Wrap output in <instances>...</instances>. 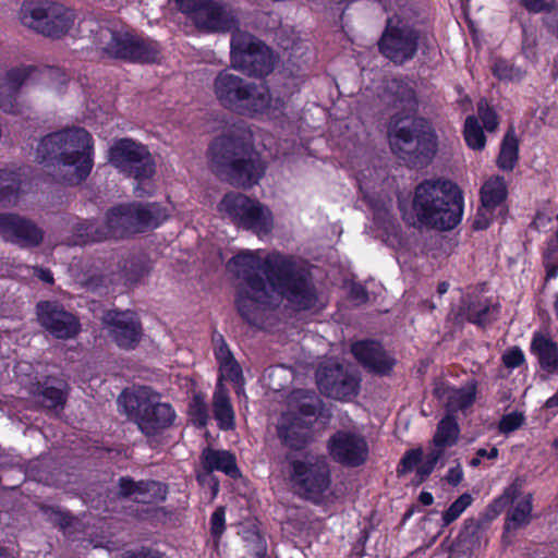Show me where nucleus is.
Masks as SVG:
<instances>
[{
  "label": "nucleus",
  "instance_id": "1",
  "mask_svg": "<svg viewBox=\"0 0 558 558\" xmlns=\"http://www.w3.org/2000/svg\"><path fill=\"white\" fill-rule=\"evenodd\" d=\"M383 99L398 110L388 121V140L391 151L409 168H425L438 150V135L429 119L409 113L417 109L415 89L402 78L386 82Z\"/></svg>",
  "mask_w": 558,
  "mask_h": 558
},
{
  "label": "nucleus",
  "instance_id": "2",
  "mask_svg": "<svg viewBox=\"0 0 558 558\" xmlns=\"http://www.w3.org/2000/svg\"><path fill=\"white\" fill-rule=\"evenodd\" d=\"M229 266L244 283L236 299L240 316L258 328L270 327L279 307V253L244 250L229 260Z\"/></svg>",
  "mask_w": 558,
  "mask_h": 558
},
{
  "label": "nucleus",
  "instance_id": "3",
  "mask_svg": "<svg viewBox=\"0 0 558 558\" xmlns=\"http://www.w3.org/2000/svg\"><path fill=\"white\" fill-rule=\"evenodd\" d=\"M398 208L409 226L448 231L462 220L464 197L450 180L425 179L415 186L411 207L400 202Z\"/></svg>",
  "mask_w": 558,
  "mask_h": 558
},
{
  "label": "nucleus",
  "instance_id": "4",
  "mask_svg": "<svg viewBox=\"0 0 558 558\" xmlns=\"http://www.w3.org/2000/svg\"><path fill=\"white\" fill-rule=\"evenodd\" d=\"M92 136L82 128L64 129L41 138L36 160L53 166L58 175L70 184H77L90 172Z\"/></svg>",
  "mask_w": 558,
  "mask_h": 558
},
{
  "label": "nucleus",
  "instance_id": "5",
  "mask_svg": "<svg viewBox=\"0 0 558 558\" xmlns=\"http://www.w3.org/2000/svg\"><path fill=\"white\" fill-rule=\"evenodd\" d=\"M210 168L231 185L248 189L258 183L265 168L243 135H225L210 146Z\"/></svg>",
  "mask_w": 558,
  "mask_h": 558
},
{
  "label": "nucleus",
  "instance_id": "6",
  "mask_svg": "<svg viewBox=\"0 0 558 558\" xmlns=\"http://www.w3.org/2000/svg\"><path fill=\"white\" fill-rule=\"evenodd\" d=\"M435 41L434 35L416 23L399 15L389 16L377 41L379 53L397 66L412 61L420 49L426 53Z\"/></svg>",
  "mask_w": 558,
  "mask_h": 558
},
{
  "label": "nucleus",
  "instance_id": "7",
  "mask_svg": "<svg viewBox=\"0 0 558 558\" xmlns=\"http://www.w3.org/2000/svg\"><path fill=\"white\" fill-rule=\"evenodd\" d=\"M84 27L90 32L96 48L110 58L137 62H155L158 59L159 46L156 41L140 38L129 31L119 29L117 25L85 21Z\"/></svg>",
  "mask_w": 558,
  "mask_h": 558
},
{
  "label": "nucleus",
  "instance_id": "8",
  "mask_svg": "<svg viewBox=\"0 0 558 558\" xmlns=\"http://www.w3.org/2000/svg\"><path fill=\"white\" fill-rule=\"evenodd\" d=\"M118 404L134 421L146 436H155L169 427L175 417L170 404L158 401V397L147 388L134 392H122Z\"/></svg>",
  "mask_w": 558,
  "mask_h": 558
},
{
  "label": "nucleus",
  "instance_id": "9",
  "mask_svg": "<svg viewBox=\"0 0 558 558\" xmlns=\"http://www.w3.org/2000/svg\"><path fill=\"white\" fill-rule=\"evenodd\" d=\"M109 161L120 173L137 182L134 191L138 197L151 194L149 180L156 163L147 146L132 138L118 140L109 149Z\"/></svg>",
  "mask_w": 558,
  "mask_h": 558
},
{
  "label": "nucleus",
  "instance_id": "10",
  "mask_svg": "<svg viewBox=\"0 0 558 558\" xmlns=\"http://www.w3.org/2000/svg\"><path fill=\"white\" fill-rule=\"evenodd\" d=\"M230 45L232 69L255 78H264L275 70L274 50L253 34L236 31Z\"/></svg>",
  "mask_w": 558,
  "mask_h": 558
},
{
  "label": "nucleus",
  "instance_id": "11",
  "mask_svg": "<svg viewBox=\"0 0 558 558\" xmlns=\"http://www.w3.org/2000/svg\"><path fill=\"white\" fill-rule=\"evenodd\" d=\"M296 395L301 400L295 411L289 414L281 412V444L302 450L313 439V428L323 409V401L306 390H299Z\"/></svg>",
  "mask_w": 558,
  "mask_h": 558
},
{
  "label": "nucleus",
  "instance_id": "12",
  "mask_svg": "<svg viewBox=\"0 0 558 558\" xmlns=\"http://www.w3.org/2000/svg\"><path fill=\"white\" fill-rule=\"evenodd\" d=\"M281 96L300 92L307 76L311 60L310 44L303 40L293 28L281 24Z\"/></svg>",
  "mask_w": 558,
  "mask_h": 558
},
{
  "label": "nucleus",
  "instance_id": "13",
  "mask_svg": "<svg viewBox=\"0 0 558 558\" xmlns=\"http://www.w3.org/2000/svg\"><path fill=\"white\" fill-rule=\"evenodd\" d=\"M167 218L166 209L158 204H122L108 210L106 227L110 236L118 238L156 228Z\"/></svg>",
  "mask_w": 558,
  "mask_h": 558
},
{
  "label": "nucleus",
  "instance_id": "14",
  "mask_svg": "<svg viewBox=\"0 0 558 558\" xmlns=\"http://www.w3.org/2000/svg\"><path fill=\"white\" fill-rule=\"evenodd\" d=\"M281 300L294 312L316 307L319 296L310 268L298 266L281 255Z\"/></svg>",
  "mask_w": 558,
  "mask_h": 558
},
{
  "label": "nucleus",
  "instance_id": "15",
  "mask_svg": "<svg viewBox=\"0 0 558 558\" xmlns=\"http://www.w3.org/2000/svg\"><path fill=\"white\" fill-rule=\"evenodd\" d=\"M291 481L304 499L319 505L331 485V472L325 457L295 460L291 463Z\"/></svg>",
  "mask_w": 558,
  "mask_h": 558
},
{
  "label": "nucleus",
  "instance_id": "16",
  "mask_svg": "<svg viewBox=\"0 0 558 558\" xmlns=\"http://www.w3.org/2000/svg\"><path fill=\"white\" fill-rule=\"evenodd\" d=\"M315 379L319 392L330 399L351 401L360 393V375L333 360L317 366Z\"/></svg>",
  "mask_w": 558,
  "mask_h": 558
},
{
  "label": "nucleus",
  "instance_id": "17",
  "mask_svg": "<svg viewBox=\"0 0 558 558\" xmlns=\"http://www.w3.org/2000/svg\"><path fill=\"white\" fill-rule=\"evenodd\" d=\"M182 12L189 14L195 26L207 33L227 32L234 26V19L219 0H177Z\"/></svg>",
  "mask_w": 558,
  "mask_h": 558
},
{
  "label": "nucleus",
  "instance_id": "18",
  "mask_svg": "<svg viewBox=\"0 0 558 558\" xmlns=\"http://www.w3.org/2000/svg\"><path fill=\"white\" fill-rule=\"evenodd\" d=\"M327 447L330 457L344 466H361L368 458L367 441L354 433L337 432L329 438Z\"/></svg>",
  "mask_w": 558,
  "mask_h": 558
},
{
  "label": "nucleus",
  "instance_id": "19",
  "mask_svg": "<svg viewBox=\"0 0 558 558\" xmlns=\"http://www.w3.org/2000/svg\"><path fill=\"white\" fill-rule=\"evenodd\" d=\"M351 353L364 369L378 376H389L397 364L396 359L390 356L383 344L374 339L353 342Z\"/></svg>",
  "mask_w": 558,
  "mask_h": 558
},
{
  "label": "nucleus",
  "instance_id": "20",
  "mask_svg": "<svg viewBox=\"0 0 558 558\" xmlns=\"http://www.w3.org/2000/svg\"><path fill=\"white\" fill-rule=\"evenodd\" d=\"M40 325L58 339H70L80 331V323L74 315L54 302L37 304Z\"/></svg>",
  "mask_w": 558,
  "mask_h": 558
},
{
  "label": "nucleus",
  "instance_id": "21",
  "mask_svg": "<svg viewBox=\"0 0 558 558\" xmlns=\"http://www.w3.org/2000/svg\"><path fill=\"white\" fill-rule=\"evenodd\" d=\"M102 323L120 348L132 349L138 343L142 327L135 313L108 311L102 317Z\"/></svg>",
  "mask_w": 558,
  "mask_h": 558
},
{
  "label": "nucleus",
  "instance_id": "22",
  "mask_svg": "<svg viewBox=\"0 0 558 558\" xmlns=\"http://www.w3.org/2000/svg\"><path fill=\"white\" fill-rule=\"evenodd\" d=\"M0 235L23 247L38 246L44 240V232L36 223L14 214L0 215Z\"/></svg>",
  "mask_w": 558,
  "mask_h": 558
},
{
  "label": "nucleus",
  "instance_id": "23",
  "mask_svg": "<svg viewBox=\"0 0 558 558\" xmlns=\"http://www.w3.org/2000/svg\"><path fill=\"white\" fill-rule=\"evenodd\" d=\"M272 102V95L266 83L247 81L235 113L255 117L266 113Z\"/></svg>",
  "mask_w": 558,
  "mask_h": 558
},
{
  "label": "nucleus",
  "instance_id": "24",
  "mask_svg": "<svg viewBox=\"0 0 558 558\" xmlns=\"http://www.w3.org/2000/svg\"><path fill=\"white\" fill-rule=\"evenodd\" d=\"M246 82L247 80L229 71L219 72L214 81V93L220 105L235 112Z\"/></svg>",
  "mask_w": 558,
  "mask_h": 558
},
{
  "label": "nucleus",
  "instance_id": "25",
  "mask_svg": "<svg viewBox=\"0 0 558 558\" xmlns=\"http://www.w3.org/2000/svg\"><path fill=\"white\" fill-rule=\"evenodd\" d=\"M507 198L508 185L505 178L499 174L488 178L480 190V201L484 210L493 214L494 210L499 209L502 220L508 213Z\"/></svg>",
  "mask_w": 558,
  "mask_h": 558
},
{
  "label": "nucleus",
  "instance_id": "26",
  "mask_svg": "<svg viewBox=\"0 0 558 558\" xmlns=\"http://www.w3.org/2000/svg\"><path fill=\"white\" fill-rule=\"evenodd\" d=\"M530 353L537 359L542 371L547 374L558 372V343L539 330L534 331L530 343Z\"/></svg>",
  "mask_w": 558,
  "mask_h": 558
},
{
  "label": "nucleus",
  "instance_id": "27",
  "mask_svg": "<svg viewBox=\"0 0 558 558\" xmlns=\"http://www.w3.org/2000/svg\"><path fill=\"white\" fill-rule=\"evenodd\" d=\"M47 14L43 35L51 38H60L65 35L74 23L73 11L59 2L46 1Z\"/></svg>",
  "mask_w": 558,
  "mask_h": 558
},
{
  "label": "nucleus",
  "instance_id": "28",
  "mask_svg": "<svg viewBox=\"0 0 558 558\" xmlns=\"http://www.w3.org/2000/svg\"><path fill=\"white\" fill-rule=\"evenodd\" d=\"M256 198L239 192H229L223 195L217 208L222 218L229 219L234 226L240 228L252 210Z\"/></svg>",
  "mask_w": 558,
  "mask_h": 558
},
{
  "label": "nucleus",
  "instance_id": "29",
  "mask_svg": "<svg viewBox=\"0 0 558 558\" xmlns=\"http://www.w3.org/2000/svg\"><path fill=\"white\" fill-rule=\"evenodd\" d=\"M482 536V523L474 518L465 519L458 536L449 547L450 554L456 557L472 555L481 547Z\"/></svg>",
  "mask_w": 558,
  "mask_h": 558
},
{
  "label": "nucleus",
  "instance_id": "30",
  "mask_svg": "<svg viewBox=\"0 0 558 558\" xmlns=\"http://www.w3.org/2000/svg\"><path fill=\"white\" fill-rule=\"evenodd\" d=\"M33 393L35 400L43 408L59 413L63 410L68 399V384L59 379L46 380L38 384Z\"/></svg>",
  "mask_w": 558,
  "mask_h": 558
},
{
  "label": "nucleus",
  "instance_id": "31",
  "mask_svg": "<svg viewBox=\"0 0 558 558\" xmlns=\"http://www.w3.org/2000/svg\"><path fill=\"white\" fill-rule=\"evenodd\" d=\"M28 68H16L7 72L0 81V108L5 112H15L17 93L29 76Z\"/></svg>",
  "mask_w": 558,
  "mask_h": 558
},
{
  "label": "nucleus",
  "instance_id": "32",
  "mask_svg": "<svg viewBox=\"0 0 558 558\" xmlns=\"http://www.w3.org/2000/svg\"><path fill=\"white\" fill-rule=\"evenodd\" d=\"M240 229L254 233L259 240L269 238L275 229V217L268 206L256 199Z\"/></svg>",
  "mask_w": 558,
  "mask_h": 558
},
{
  "label": "nucleus",
  "instance_id": "33",
  "mask_svg": "<svg viewBox=\"0 0 558 558\" xmlns=\"http://www.w3.org/2000/svg\"><path fill=\"white\" fill-rule=\"evenodd\" d=\"M477 386L472 380L461 388L435 387V397L441 399L447 395V408L452 411H464L471 408L476 400Z\"/></svg>",
  "mask_w": 558,
  "mask_h": 558
},
{
  "label": "nucleus",
  "instance_id": "34",
  "mask_svg": "<svg viewBox=\"0 0 558 558\" xmlns=\"http://www.w3.org/2000/svg\"><path fill=\"white\" fill-rule=\"evenodd\" d=\"M213 412L221 429L229 430L235 425V415L231 403L229 390L223 383L218 381L213 393Z\"/></svg>",
  "mask_w": 558,
  "mask_h": 558
},
{
  "label": "nucleus",
  "instance_id": "35",
  "mask_svg": "<svg viewBox=\"0 0 558 558\" xmlns=\"http://www.w3.org/2000/svg\"><path fill=\"white\" fill-rule=\"evenodd\" d=\"M161 493V484L155 481L134 482L130 477L119 480V494L123 497H132L138 502H149Z\"/></svg>",
  "mask_w": 558,
  "mask_h": 558
},
{
  "label": "nucleus",
  "instance_id": "36",
  "mask_svg": "<svg viewBox=\"0 0 558 558\" xmlns=\"http://www.w3.org/2000/svg\"><path fill=\"white\" fill-rule=\"evenodd\" d=\"M202 462L208 472L221 471L233 478L240 475L235 457L229 451L206 448L202 452Z\"/></svg>",
  "mask_w": 558,
  "mask_h": 558
},
{
  "label": "nucleus",
  "instance_id": "37",
  "mask_svg": "<svg viewBox=\"0 0 558 558\" xmlns=\"http://www.w3.org/2000/svg\"><path fill=\"white\" fill-rule=\"evenodd\" d=\"M520 141L515 130L510 125L500 143L496 159L497 167L502 171H512L519 161Z\"/></svg>",
  "mask_w": 558,
  "mask_h": 558
},
{
  "label": "nucleus",
  "instance_id": "38",
  "mask_svg": "<svg viewBox=\"0 0 558 558\" xmlns=\"http://www.w3.org/2000/svg\"><path fill=\"white\" fill-rule=\"evenodd\" d=\"M46 1L47 0H26L22 3L19 12L21 23L39 34L44 32V16L47 14L48 10L46 8Z\"/></svg>",
  "mask_w": 558,
  "mask_h": 558
},
{
  "label": "nucleus",
  "instance_id": "39",
  "mask_svg": "<svg viewBox=\"0 0 558 558\" xmlns=\"http://www.w3.org/2000/svg\"><path fill=\"white\" fill-rule=\"evenodd\" d=\"M460 428L454 416L446 415L437 425L433 442L437 448L452 447L459 439Z\"/></svg>",
  "mask_w": 558,
  "mask_h": 558
},
{
  "label": "nucleus",
  "instance_id": "40",
  "mask_svg": "<svg viewBox=\"0 0 558 558\" xmlns=\"http://www.w3.org/2000/svg\"><path fill=\"white\" fill-rule=\"evenodd\" d=\"M532 509V495L529 494L508 512L505 522V531L518 530L529 524Z\"/></svg>",
  "mask_w": 558,
  "mask_h": 558
},
{
  "label": "nucleus",
  "instance_id": "41",
  "mask_svg": "<svg viewBox=\"0 0 558 558\" xmlns=\"http://www.w3.org/2000/svg\"><path fill=\"white\" fill-rule=\"evenodd\" d=\"M494 308L488 299L472 300L465 305V318L471 324L485 327L493 322L490 313Z\"/></svg>",
  "mask_w": 558,
  "mask_h": 558
},
{
  "label": "nucleus",
  "instance_id": "42",
  "mask_svg": "<svg viewBox=\"0 0 558 558\" xmlns=\"http://www.w3.org/2000/svg\"><path fill=\"white\" fill-rule=\"evenodd\" d=\"M463 138L466 146L473 150H483L486 146V135L478 119L468 116L464 120Z\"/></svg>",
  "mask_w": 558,
  "mask_h": 558
},
{
  "label": "nucleus",
  "instance_id": "43",
  "mask_svg": "<svg viewBox=\"0 0 558 558\" xmlns=\"http://www.w3.org/2000/svg\"><path fill=\"white\" fill-rule=\"evenodd\" d=\"M242 539L245 542L247 550L262 558L266 555V542L254 525L244 526L240 532Z\"/></svg>",
  "mask_w": 558,
  "mask_h": 558
},
{
  "label": "nucleus",
  "instance_id": "44",
  "mask_svg": "<svg viewBox=\"0 0 558 558\" xmlns=\"http://www.w3.org/2000/svg\"><path fill=\"white\" fill-rule=\"evenodd\" d=\"M492 73L499 81H508V82H520L524 77V72L509 62L506 59L498 58L495 60L492 66Z\"/></svg>",
  "mask_w": 558,
  "mask_h": 558
},
{
  "label": "nucleus",
  "instance_id": "45",
  "mask_svg": "<svg viewBox=\"0 0 558 558\" xmlns=\"http://www.w3.org/2000/svg\"><path fill=\"white\" fill-rule=\"evenodd\" d=\"M20 181L14 171L0 169V201L11 203L17 196Z\"/></svg>",
  "mask_w": 558,
  "mask_h": 558
},
{
  "label": "nucleus",
  "instance_id": "46",
  "mask_svg": "<svg viewBox=\"0 0 558 558\" xmlns=\"http://www.w3.org/2000/svg\"><path fill=\"white\" fill-rule=\"evenodd\" d=\"M473 497L469 493L460 495L447 510L444 511L441 520L442 527H446L453 523L459 517L472 505Z\"/></svg>",
  "mask_w": 558,
  "mask_h": 558
},
{
  "label": "nucleus",
  "instance_id": "47",
  "mask_svg": "<svg viewBox=\"0 0 558 558\" xmlns=\"http://www.w3.org/2000/svg\"><path fill=\"white\" fill-rule=\"evenodd\" d=\"M189 414L194 425L198 427H204L209 418L208 415V407L205 401L204 396L194 395L190 405H189Z\"/></svg>",
  "mask_w": 558,
  "mask_h": 558
},
{
  "label": "nucleus",
  "instance_id": "48",
  "mask_svg": "<svg viewBox=\"0 0 558 558\" xmlns=\"http://www.w3.org/2000/svg\"><path fill=\"white\" fill-rule=\"evenodd\" d=\"M77 235L81 239L80 243L85 244L88 242H99L109 238L107 227H98L95 222H86L77 228Z\"/></svg>",
  "mask_w": 558,
  "mask_h": 558
},
{
  "label": "nucleus",
  "instance_id": "49",
  "mask_svg": "<svg viewBox=\"0 0 558 558\" xmlns=\"http://www.w3.org/2000/svg\"><path fill=\"white\" fill-rule=\"evenodd\" d=\"M477 114L483 122V129L487 132H495L499 125V117L488 101L483 98L477 102Z\"/></svg>",
  "mask_w": 558,
  "mask_h": 558
},
{
  "label": "nucleus",
  "instance_id": "50",
  "mask_svg": "<svg viewBox=\"0 0 558 558\" xmlns=\"http://www.w3.org/2000/svg\"><path fill=\"white\" fill-rule=\"evenodd\" d=\"M518 488L513 485L507 487L504 493L495 498L487 507V510L494 515H499L508 506L513 504L518 497Z\"/></svg>",
  "mask_w": 558,
  "mask_h": 558
},
{
  "label": "nucleus",
  "instance_id": "51",
  "mask_svg": "<svg viewBox=\"0 0 558 558\" xmlns=\"http://www.w3.org/2000/svg\"><path fill=\"white\" fill-rule=\"evenodd\" d=\"M423 461V450L421 448L407 450L403 457L401 458L398 466L397 474L398 476H403L414 469L416 470L417 465Z\"/></svg>",
  "mask_w": 558,
  "mask_h": 558
},
{
  "label": "nucleus",
  "instance_id": "52",
  "mask_svg": "<svg viewBox=\"0 0 558 558\" xmlns=\"http://www.w3.org/2000/svg\"><path fill=\"white\" fill-rule=\"evenodd\" d=\"M525 422V416L520 412H511L504 414L498 422V430L501 434L508 435L519 429Z\"/></svg>",
  "mask_w": 558,
  "mask_h": 558
},
{
  "label": "nucleus",
  "instance_id": "53",
  "mask_svg": "<svg viewBox=\"0 0 558 558\" xmlns=\"http://www.w3.org/2000/svg\"><path fill=\"white\" fill-rule=\"evenodd\" d=\"M213 343H214V354L218 362V365L220 366L223 363L230 362L234 360V356L226 343L223 337L220 333H215L213 336Z\"/></svg>",
  "mask_w": 558,
  "mask_h": 558
},
{
  "label": "nucleus",
  "instance_id": "54",
  "mask_svg": "<svg viewBox=\"0 0 558 558\" xmlns=\"http://www.w3.org/2000/svg\"><path fill=\"white\" fill-rule=\"evenodd\" d=\"M219 379L218 381L222 383L223 380H234L239 379L243 376L242 368L236 360H232L230 362L223 363L219 366Z\"/></svg>",
  "mask_w": 558,
  "mask_h": 558
},
{
  "label": "nucleus",
  "instance_id": "55",
  "mask_svg": "<svg viewBox=\"0 0 558 558\" xmlns=\"http://www.w3.org/2000/svg\"><path fill=\"white\" fill-rule=\"evenodd\" d=\"M226 529V509L218 507L210 518V532L215 538H220Z\"/></svg>",
  "mask_w": 558,
  "mask_h": 558
},
{
  "label": "nucleus",
  "instance_id": "56",
  "mask_svg": "<svg viewBox=\"0 0 558 558\" xmlns=\"http://www.w3.org/2000/svg\"><path fill=\"white\" fill-rule=\"evenodd\" d=\"M520 5L531 14L543 13L555 9V0H518Z\"/></svg>",
  "mask_w": 558,
  "mask_h": 558
},
{
  "label": "nucleus",
  "instance_id": "57",
  "mask_svg": "<svg viewBox=\"0 0 558 558\" xmlns=\"http://www.w3.org/2000/svg\"><path fill=\"white\" fill-rule=\"evenodd\" d=\"M501 360L507 368L514 369L525 362V356L519 347H513L502 354Z\"/></svg>",
  "mask_w": 558,
  "mask_h": 558
},
{
  "label": "nucleus",
  "instance_id": "58",
  "mask_svg": "<svg viewBox=\"0 0 558 558\" xmlns=\"http://www.w3.org/2000/svg\"><path fill=\"white\" fill-rule=\"evenodd\" d=\"M349 299L357 304H366L369 300L366 287L361 282H353L349 289Z\"/></svg>",
  "mask_w": 558,
  "mask_h": 558
},
{
  "label": "nucleus",
  "instance_id": "59",
  "mask_svg": "<svg viewBox=\"0 0 558 558\" xmlns=\"http://www.w3.org/2000/svg\"><path fill=\"white\" fill-rule=\"evenodd\" d=\"M546 15L542 19L546 29L558 38V3L555 1V9L544 11Z\"/></svg>",
  "mask_w": 558,
  "mask_h": 558
},
{
  "label": "nucleus",
  "instance_id": "60",
  "mask_svg": "<svg viewBox=\"0 0 558 558\" xmlns=\"http://www.w3.org/2000/svg\"><path fill=\"white\" fill-rule=\"evenodd\" d=\"M276 373H277L276 367H269L264 372L262 379H260L264 387H266L270 390H274V391L278 390V388H277L278 385L275 380Z\"/></svg>",
  "mask_w": 558,
  "mask_h": 558
},
{
  "label": "nucleus",
  "instance_id": "61",
  "mask_svg": "<svg viewBox=\"0 0 558 558\" xmlns=\"http://www.w3.org/2000/svg\"><path fill=\"white\" fill-rule=\"evenodd\" d=\"M558 254V243L556 240L547 242V246L543 253V264L548 262H557L556 255Z\"/></svg>",
  "mask_w": 558,
  "mask_h": 558
},
{
  "label": "nucleus",
  "instance_id": "62",
  "mask_svg": "<svg viewBox=\"0 0 558 558\" xmlns=\"http://www.w3.org/2000/svg\"><path fill=\"white\" fill-rule=\"evenodd\" d=\"M416 478H417V485L424 483L429 475L433 473L434 469L426 464L424 461L421 462L416 468Z\"/></svg>",
  "mask_w": 558,
  "mask_h": 558
},
{
  "label": "nucleus",
  "instance_id": "63",
  "mask_svg": "<svg viewBox=\"0 0 558 558\" xmlns=\"http://www.w3.org/2000/svg\"><path fill=\"white\" fill-rule=\"evenodd\" d=\"M445 453V448H437L430 450L424 460V462L430 465L433 469L437 465L438 461L442 458Z\"/></svg>",
  "mask_w": 558,
  "mask_h": 558
},
{
  "label": "nucleus",
  "instance_id": "64",
  "mask_svg": "<svg viewBox=\"0 0 558 558\" xmlns=\"http://www.w3.org/2000/svg\"><path fill=\"white\" fill-rule=\"evenodd\" d=\"M463 478V472L459 466L450 468L446 474V481L452 485L457 486Z\"/></svg>",
  "mask_w": 558,
  "mask_h": 558
}]
</instances>
